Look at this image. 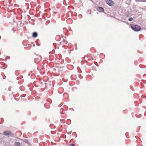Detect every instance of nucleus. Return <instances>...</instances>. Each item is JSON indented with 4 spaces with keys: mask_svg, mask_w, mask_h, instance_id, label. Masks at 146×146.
<instances>
[{
    "mask_svg": "<svg viewBox=\"0 0 146 146\" xmlns=\"http://www.w3.org/2000/svg\"><path fill=\"white\" fill-rule=\"evenodd\" d=\"M131 29L135 31L138 32L141 29V27L137 25L131 24Z\"/></svg>",
    "mask_w": 146,
    "mask_h": 146,
    "instance_id": "nucleus-1",
    "label": "nucleus"
},
{
    "mask_svg": "<svg viewBox=\"0 0 146 146\" xmlns=\"http://www.w3.org/2000/svg\"><path fill=\"white\" fill-rule=\"evenodd\" d=\"M3 135L6 136L13 137L14 134L12 133L10 131H5L3 132Z\"/></svg>",
    "mask_w": 146,
    "mask_h": 146,
    "instance_id": "nucleus-2",
    "label": "nucleus"
},
{
    "mask_svg": "<svg viewBox=\"0 0 146 146\" xmlns=\"http://www.w3.org/2000/svg\"><path fill=\"white\" fill-rule=\"evenodd\" d=\"M144 76H146V74H144Z\"/></svg>",
    "mask_w": 146,
    "mask_h": 146,
    "instance_id": "nucleus-12",
    "label": "nucleus"
},
{
    "mask_svg": "<svg viewBox=\"0 0 146 146\" xmlns=\"http://www.w3.org/2000/svg\"><path fill=\"white\" fill-rule=\"evenodd\" d=\"M133 20V18L132 17H131L129 18L128 19V20L129 21H131Z\"/></svg>",
    "mask_w": 146,
    "mask_h": 146,
    "instance_id": "nucleus-9",
    "label": "nucleus"
},
{
    "mask_svg": "<svg viewBox=\"0 0 146 146\" xmlns=\"http://www.w3.org/2000/svg\"><path fill=\"white\" fill-rule=\"evenodd\" d=\"M37 33L36 32H34L32 34V36L34 38H36L37 36Z\"/></svg>",
    "mask_w": 146,
    "mask_h": 146,
    "instance_id": "nucleus-5",
    "label": "nucleus"
},
{
    "mask_svg": "<svg viewBox=\"0 0 146 146\" xmlns=\"http://www.w3.org/2000/svg\"><path fill=\"white\" fill-rule=\"evenodd\" d=\"M136 1L146 2L145 0H135Z\"/></svg>",
    "mask_w": 146,
    "mask_h": 146,
    "instance_id": "nucleus-8",
    "label": "nucleus"
},
{
    "mask_svg": "<svg viewBox=\"0 0 146 146\" xmlns=\"http://www.w3.org/2000/svg\"><path fill=\"white\" fill-rule=\"evenodd\" d=\"M15 146H20L21 144L20 143L16 142L15 143Z\"/></svg>",
    "mask_w": 146,
    "mask_h": 146,
    "instance_id": "nucleus-6",
    "label": "nucleus"
},
{
    "mask_svg": "<svg viewBox=\"0 0 146 146\" xmlns=\"http://www.w3.org/2000/svg\"><path fill=\"white\" fill-rule=\"evenodd\" d=\"M19 139V140H22L20 138H18ZM24 142H25V143H28V139H25L24 140H23Z\"/></svg>",
    "mask_w": 146,
    "mask_h": 146,
    "instance_id": "nucleus-7",
    "label": "nucleus"
},
{
    "mask_svg": "<svg viewBox=\"0 0 146 146\" xmlns=\"http://www.w3.org/2000/svg\"><path fill=\"white\" fill-rule=\"evenodd\" d=\"M98 11L99 12H103L104 11V9L101 7H98L97 9Z\"/></svg>",
    "mask_w": 146,
    "mask_h": 146,
    "instance_id": "nucleus-4",
    "label": "nucleus"
},
{
    "mask_svg": "<svg viewBox=\"0 0 146 146\" xmlns=\"http://www.w3.org/2000/svg\"><path fill=\"white\" fill-rule=\"evenodd\" d=\"M30 75V74H28V76H29Z\"/></svg>",
    "mask_w": 146,
    "mask_h": 146,
    "instance_id": "nucleus-11",
    "label": "nucleus"
},
{
    "mask_svg": "<svg viewBox=\"0 0 146 146\" xmlns=\"http://www.w3.org/2000/svg\"><path fill=\"white\" fill-rule=\"evenodd\" d=\"M106 3L109 5L111 6L113 4V2L111 0H106Z\"/></svg>",
    "mask_w": 146,
    "mask_h": 146,
    "instance_id": "nucleus-3",
    "label": "nucleus"
},
{
    "mask_svg": "<svg viewBox=\"0 0 146 146\" xmlns=\"http://www.w3.org/2000/svg\"><path fill=\"white\" fill-rule=\"evenodd\" d=\"M70 146H75V145L74 144H72L70 145Z\"/></svg>",
    "mask_w": 146,
    "mask_h": 146,
    "instance_id": "nucleus-10",
    "label": "nucleus"
}]
</instances>
